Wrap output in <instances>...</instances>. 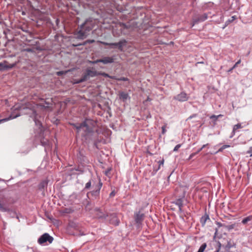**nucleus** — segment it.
Masks as SVG:
<instances>
[{"label":"nucleus","mask_w":252,"mask_h":252,"mask_svg":"<svg viewBox=\"0 0 252 252\" xmlns=\"http://www.w3.org/2000/svg\"><path fill=\"white\" fill-rule=\"evenodd\" d=\"M241 63V60H239V61H238L236 63L233 65V66L231 68H230V69L229 70V71H229V72H231L233 69H234V68H235L237 66L238 64H239V63Z\"/></svg>","instance_id":"24"},{"label":"nucleus","mask_w":252,"mask_h":252,"mask_svg":"<svg viewBox=\"0 0 252 252\" xmlns=\"http://www.w3.org/2000/svg\"><path fill=\"white\" fill-rule=\"evenodd\" d=\"M126 41L125 39H123L120 40L119 42H118V49L121 51H123L124 47L126 46Z\"/></svg>","instance_id":"13"},{"label":"nucleus","mask_w":252,"mask_h":252,"mask_svg":"<svg viewBox=\"0 0 252 252\" xmlns=\"http://www.w3.org/2000/svg\"><path fill=\"white\" fill-rule=\"evenodd\" d=\"M230 146L228 145H224L222 146L219 150V152L222 151L223 150L225 149L226 148L229 147Z\"/></svg>","instance_id":"28"},{"label":"nucleus","mask_w":252,"mask_h":252,"mask_svg":"<svg viewBox=\"0 0 252 252\" xmlns=\"http://www.w3.org/2000/svg\"><path fill=\"white\" fill-rule=\"evenodd\" d=\"M217 225H218L219 227H220V226H222V225H221V223H220V222H217Z\"/></svg>","instance_id":"44"},{"label":"nucleus","mask_w":252,"mask_h":252,"mask_svg":"<svg viewBox=\"0 0 252 252\" xmlns=\"http://www.w3.org/2000/svg\"><path fill=\"white\" fill-rule=\"evenodd\" d=\"M100 43L104 45H109L110 46V43H108V42H104V41H99Z\"/></svg>","instance_id":"37"},{"label":"nucleus","mask_w":252,"mask_h":252,"mask_svg":"<svg viewBox=\"0 0 252 252\" xmlns=\"http://www.w3.org/2000/svg\"><path fill=\"white\" fill-rule=\"evenodd\" d=\"M166 132L165 126H162V132L164 134Z\"/></svg>","instance_id":"39"},{"label":"nucleus","mask_w":252,"mask_h":252,"mask_svg":"<svg viewBox=\"0 0 252 252\" xmlns=\"http://www.w3.org/2000/svg\"><path fill=\"white\" fill-rule=\"evenodd\" d=\"M236 19V16H233L230 18V19H229L228 21H226V23L229 24V23L232 22V21H233Z\"/></svg>","instance_id":"26"},{"label":"nucleus","mask_w":252,"mask_h":252,"mask_svg":"<svg viewBox=\"0 0 252 252\" xmlns=\"http://www.w3.org/2000/svg\"><path fill=\"white\" fill-rule=\"evenodd\" d=\"M196 155V153H192L190 155L188 159L189 160L191 159Z\"/></svg>","instance_id":"36"},{"label":"nucleus","mask_w":252,"mask_h":252,"mask_svg":"<svg viewBox=\"0 0 252 252\" xmlns=\"http://www.w3.org/2000/svg\"><path fill=\"white\" fill-rule=\"evenodd\" d=\"M234 226H235L234 224H231V225L228 226L227 228L229 230L232 229L234 228Z\"/></svg>","instance_id":"38"},{"label":"nucleus","mask_w":252,"mask_h":252,"mask_svg":"<svg viewBox=\"0 0 252 252\" xmlns=\"http://www.w3.org/2000/svg\"><path fill=\"white\" fill-rule=\"evenodd\" d=\"M222 116V115L221 114L217 115V116L213 115L210 117V119L214 120L215 121H216L219 117H220Z\"/></svg>","instance_id":"25"},{"label":"nucleus","mask_w":252,"mask_h":252,"mask_svg":"<svg viewBox=\"0 0 252 252\" xmlns=\"http://www.w3.org/2000/svg\"><path fill=\"white\" fill-rule=\"evenodd\" d=\"M98 75V72L92 68V69H87L85 74L82 76L78 82H82L87 80L90 77H93Z\"/></svg>","instance_id":"4"},{"label":"nucleus","mask_w":252,"mask_h":252,"mask_svg":"<svg viewBox=\"0 0 252 252\" xmlns=\"http://www.w3.org/2000/svg\"><path fill=\"white\" fill-rule=\"evenodd\" d=\"M102 186V183L101 182V181L99 180L98 185L97 187V189L95 190H93L91 192H88L87 193V196L89 197V195L90 194H91L93 196H94L95 198L97 197L99 194L100 192V189L101 188Z\"/></svg>","instance_id":"8"},{"label":"nucleus","mask_w":252,"mask_h":252,"mask_svg":"<svg viewBox=\"0 0 252 252\" xmlns=\"http://www.w3.org/2000/svg\"><path fill=\"white\" fill-rule=\"evenodd\" d=\"M208 145V144H205V145H203L202 146V147H201V148L203 149V148H205L206 147V146Z\"/></svg>","instance_id":"43"},{"label":"nucleus","mask_w":252,"mask_h":252,"mask_svg":"<svg viewBox=\"0 0 252 252\" xmlns=\"http://www.w3.org/2000/svg\"><path fill=\"white\" fill-rule=\"evenodd\" d=\"M91 181H89L88 183H87L85 185V189H89L90 188L91 186Z\"/></svg>","instance_id":"27"},{"label":"nucleus","mask_w":252,"mask_h":252,"mask_svg":"<svg viewBox=\"0 0 252 252\" xmlns=\"http://www.w3.org/2000/svg\"><path fill=\"white\" fill-rule=\"evenodd\" d=\"M94 27V22L92 18L87 19L80 26L79 30L76 32L75 35L77 38L83 39L89 34L90 32Z\"/></svg>","instance_id":"2"},{"label":"nucleus","mask_w":252,"mask_h":252,"mask_svg":"<svg viewBox=\"0 0 252 252\" xmlns=\"http://www.w3.org/2000/svg\"><path fill=\"white\" fill-rule=\"evenodd\" d=\"M188 188L186 186L185 187H180L179 188V189L181 191H183V194L181 195L182 197H184L186 194L187 190H188Z\"/></svg>","instance_id":"18"},{"label":"nucleus","mask_w":252,"mask_h":252,"mask_svg":"<svg viewBox=\"0 0 252 252\" xmlns=\"http://www.w3.org/2000/svg\"><path fill=\"white\" fill-rule=\"evenodd\" d=\"M41 142L43 146H46V148H50L49 142L48 140L44 141V140H43Z\"/></svg>","instance_id":"22"},{"label":"nucleus","mask_w":252,"mask_h":252,"mask_svg":"<svg viewBox=\"0 0 252 252\" xmlns=\"http://www.w3.org/2000/svg\"><path fill=\"white\" fill-rule=\"evenodd\" d=\"M248 153L250 154L251 156H252V152H251V151H248Z\"/></svg>","instance_id":"46"},{"label":"nucleus","mask_w":252,"mask_h":252,"mask_svg":"<svg viewBox=\"0 0 252 252\" xmlns=\"http://www.w3.org/2000/svg\"><path fill=\"white\" fill-rule=\"evenodd\" d=\"M252 219V218L251 217H248L245 219H244L242 221V222L243 223V224H246L247 222H248V221H250Z\"/></svg>","instance_id":"23"},{"label":"nucleus","mask_w":252,"mask_h":252,"mask_svg":"<svg viewBox=\"0 0 252 252\" xmlns=\"http://www.w3.org/2000/svg\"><path fill=\"white\" fill-rule=\"evenodd\" d=\"M189 96L185 92H181L174 97V99L179 101L184 102L188 100Z\"/></svg>","instance_id":"6"},{"label":"nucleus","mask_w":252,"mask_h":252,"mask_svg":"<svg viewBox=\"0 0 252 252\" xmlns=\"http://www.w3.org/2000/svg\"><path fill=\"white\" fill-rule=\"evenodd\" d=\"M0 210L2 212H8L10 210L0 203Z\"/></svg>","instance_id":"20"},{"label":"nucleus","mask_w":252,"mask_h":252,"mask_svg":"<svg viewBox=\"0 0 252 252\" xmlns=\"http://www.w3.org/2000/svg\"><path fill=\"white\" fill-rule=\"evenodd\" d=\"M175 204L179 207V210L180 212H181L182 211V207L183 206L182 199H178L176 201Z\"/></svg>","instance_id":"17"},{"label":"nucleus","mask_w":252,"mask_h":252,"mask_svg":"<svg viewBox=\"0 0 252 252\" xmlns=\"http://www.w3.org/2000/svg\"><path fill=\"white\" fill-rule=\"evenodd\" d=\"M101 63L104 64H108L113 63L114 62L115 58L114 56L113 57H104L102 59H101Z\"/></svg>","instance_id":"10"},{"label":"nucleus","mask_w":252,"mask_h":252,"mask_svg":"<svg viewBox=\"0 0 252 252\" xmlns=\"http://www.w3.org/2000/svg\"><path fill=\"white\" fill-rule=\"evenodd\" d=\"M221 246V245L220 243L219 242L218 243V247H219L218 249H220V250Z\"/></svg>","instance_id":"41"},{"label":"nucleus","mask_w":252,"mask_h":252,"mask_svg":"<svg viewBox=\"0 0 252 252\" xmlns=\"http://www.w3.org/2000/svg\"><path fill=\"white\" fill-rule=\"evenodd\" d=\"M98 63H101V59H98L94 61L91 62V63L93 64H96Z\"/></svg>","instance_id":"32"},{"label":"nucleus","mask_w":252,"mask_h":252,"mask_svg":"<svg viewBox=\"0 0 252 252\" xmlns=\"http://www.w3.org/2000/svg\"><path fill=\"white\" fill-rule=\"evenodd\" d=\"M202 150V149L201 148L200 149H199L195 153L198 154V153H199L201 150Z\"/></svg>","instance_id":"42"},{"label":"nucleus","mask_w":252,"mask_h":252,"mask_svg":"<svg viewBox=\"0 0 252 252\" xmlns=\"http://www.w3.org/2000/svg\"><path fill=\"white\" fill-rule=\"evenodd\" d=\"M207 19V14L205 13L203 15L200 16L198 19H194L193 21V24L192 25V27H193L195 23H197L198 22H203L206 20Z\"/></svg>","instance_id":"12"},{"label":"nucleus","mask_w":252,"mask_h":252,"mask_svg":"<svg viewBox=\"0 0 252 252\" xmlns=\"http://www.w3.org/2000/svg\"><path fill=\"white\" fill-rule=\"evenodd\" d=\"M67 71H61L57 72V74L59 76L65 74Z\"/></svg>","instance_id":"33"},{"label":"nucleus","mask_w":252,"mask_h":252,"mask_svg":"<svg viewBox=\"0 0 252 252\" xmlns=\"http://www.w3.org/2000/svg\"><path fill=\"white\" fill-rule=\"evenodd\" d=\"M53 241V238L49 235V234L45 233L41 236L38 240V242L40 244H43L45 242H48L50 244Z\"/></svg>","instance_id":"5"},{"label":"nucleus","mask_w":252,"mask_h":252,"mask_svg":"<svg viewBox=\"0 0 252 252\" xmlns=\"http://www.w3.org/2000/svg\"><path fill=\"white\" fill-rule=\"evenodd\" d=\"M118 80L126 81L128 80V78L123 77H121L120 78L118 79Z\"/></svg>","instance_id":"35"},{"label":"nucleus","mask_w":252,"mask_h":252,"mask_svg":"<svg viewBox=\"0 0 252 252\" xmlns=\"http://www.w3.org/2000/svg\"><path fill=\"white\" fill-rule=\"evenodd\" d=\"M91 123V121L87 120L80 124H73V126L77 129L78 133H80L82 136H86L92 131V128L90 127Z\"/></svg>","instance_id":"3"},{"label":"nucleus","mask_w":252,"mask_h":252,"mask_svg":"<svg viewBox=\"0 0 252 252\" xmlns=\"http://www.w3.org/2000/svg\"><path fill=\"white\" fill-rule=\"evenodd\" d=\"M115 195V192L114 190L112 191L110 194V196L111 197H113L114 196V195Z\"/></svg>","instance_id":"40"},{"label":"nucleus","mask_w":252,"mask_h":252,"mask_svg":"<svg viewBox=\"0 0 252 252\" xmlns=\"http://www.w3.org/2000/svg\"><path fill=\"white\" fill-rule=\"evenodd\" d=\"M251 149H252V147H251Z\"/></svg>","instance_id":"50"},{"label":"nucleus","mask_w":252,"mask_h":252,"mask_svg":"<svg viewBox=\"0 0 252 252\" xmlns=\"http://www.w3.org/2000/svg\"><path fill=\"white\" fill-rule=\"evenodd\" d=\"M120 98L122 99L124 101H126L128 98V94L125 92H121L120 93Z\"/></svg>","instance_id":"15"},{"label":"nucleus","mask_w":252,"mask_h":252,"mask_svg":"<svg viewBox=\"0 0 252 252\" xmlns=\"http://www.w3.org/2000/svg\"><path fill=\"white\" fill-rule=\"evenodd\" d=\"M94 42V40L93 39V40H87L85 42H84V43L82 44V45H86L87 43H93Z\"/></svg>","instance_id":"29"},{"label":"nucleus","mask_w":252,"mask_h":252,"mask_svg":"<svg viewBox=\"0 0 252 252\" xmlns=\"http://www.w3.org/2000/svg\"><path fill=\"white\" fill-rule=\"evenodd\" d=\"M181 147V144H178L174 148L173 151L176 152L178 150V149Z\"/></svg>","instance_id":"30"},{"label":"nucleus","mask_w":252,"mask_h":252,"mask_svg":"<svg viewBox=\"0 0 252 252\" xmlns=\"http://www.w3.org/2000/svg\"><path fill=\"white\" fill-rule=\"evenodd\" d=\"M15 64H8L6 61L2 63H0V70H6L9 69L13 68L15 66Z\"/></svg>","instance_id":"7"},{"label":"nucleus","mask_w":252,"mask_h":252,"mask_svg":"<svg viewBox=\"0 0 252 252\" xmlns=\"http://www.w3.org/2000/svg\"><path fill=\"white\" fill-rule=\"evenodd\" d=\"M207 247L206 243L203 244L199 248L197 252H203Z\"/></svg>","instance_id":"19"},{"label":"nucleus","mask_w":252,"mask_h":252,"mask_svg":"<svg viewBox=\"0 0 252 252\" xmlns=\"http://www.w3.org/2000/svg\"><path fill=\"white\" fill-rule=\"evenodd\" d=\"M26 51H27L28 52H31L32 51V50L30 48H28V49H26Z\"/></svg>","instance_id":"45"},{"label":"nucleus","mask_w":252,"mask_h":252,"mask_svg":"<svg viewBox=\"0 0 252 252\" xmlns=\"http://www.w3.org/2000/svg\"><path fill=\"white\" fill-rule=\"evenodd\" d=\"M210 220V218H209V217L208 215L207 214H205L204 215V216H203L201 219H200V223L202 225V226H204L205 224H206V222H207V221L208 220Z\"/></svg>","instance_id":"14"},{"label":"nucleus","mask_w":252,"mask_h":252,"mask_svg":"<svg viewBox=\"0 0 252 252\" xmlns=\"http://www.w3.org/2000/svg\"><path fill=\"white\" fill-rule=\"evenodd\" d=\"M98 75H102L105 77H108V78H111V79H114V76H110L109 74L105 73V72H98Z\"/></svg>","instance_id":"21"},{"label":"nucleus","mask_w":252,"mask_h":252,"mask_svg":"<svg viewBox=\"0 0 252 252\" xmlns=\"http://www.w3.org/2000/svg\"><path fill=\"white\" fill-rule=\"evenodd\" d=\"M144 215L140 212L135 214V220L137 223H140L143 220Z\"/></svg>","instance_id":"9"},{"label":"nucleus","mask_w":252,"mask_h":252,"mask_svg":"<svg viewBox=\"0 0 252 252\" xmlns=\"http://www.w3.org/2000/svg\"><path fill=\"white\" fill-rule=\"evenodd\" d=\"M158 169H159L160 167V166L163 165L164 160H159V161H158Z\"/></svg>","instance_id":"34"},{"label":"nucleus","mask_w":252,"mask_h":252,"mask_svg":"<svg viewBox=\"0 0 252 252\" xmlns=\"http://www.w3.org/2000/svg\"><path fill=\"white\" fill-rule=\"evenodd\" d=\"M49 105V102H44V103L37 104H35L32 102H28V103L22 104L21 105H15L14 107V110H19L20 111V113L15 114V112H13L9 117L0 120V124L2 122H6L9 120L16 118L21 115L28 114L31 117H32L33 118V121H34L36 126L38 128L39 132H41L42 131L41 123L39 121L36 119L35 117L36 109L39 107L45 108H48Z\"/></svg>","instance_id":"1"},{"label":"nucleus","mask_w":252,"mask_h":252,"mask_svg":"<svg viewBox=\"0 0 252 252\" xmlns=\"http://www.w3.org/2000/svg\"><path fill=\"white\" fill-rule=\"evenodd\" d=\"M84 235V234H83V233L81 234V235Z\"/></svg>","instance_id":"49"},{"label":"nucleus","mask_w":252,"mask_h":252,"mask_svg":"<svg viewBox=\"0 0 252 252\" xmlns=\"http://www.w3.org/2000/svg\"><path fill=\"white\" fill-rule=\"evenodd\" d=\"M118 42L117 43H110V46L111 48H115L118 47Z\"/></svg>","instance_id":"31"},{"label":"nucleus","mask_w":252,"mask_h":252,"mask_svg":"<svg viewBox=\"0 0 252 252\" xmlns=\"http://www.w3.org/2000/svg\"><path fill=\"white\" fill-rule=\"evenodd\" d=\"M242 126H241V125L240 124H237V125H235L233 126V130H232V135L231 136H230V138H231L234 134H235V131L239 129V128H242Z\"/></svg>","instance_id":"16"},{"label":"nucleus","mask_w":252,"mask_h":252,"mask_svg":"<svg viewBox=\"0 0 252 252\" xmlns=\"http://www.w3.org/2000/svg\"><path fill=\"white\" fill-rule=\"evenodd\" d=\"M220 252V249H218L216 251H215L214 252Z\"/></svg>","instance_id":"48"},{"label":"nucleus","mask_w":252,"mask_h":252,"mask_svg":"<svg viewBox=\"0 0 252 252\" xmlns=\"http://www.w3.org/2000/svg\"><path fill=\"white\" fill-rule=\"evenodd\" d=\"M194 116H195V115H193V116H190V117L189 118V119H191V118H192V117H194Z\"/></svg>","instance_id":"47"},{"label":"nucleus","mask_w":252,"mask_h":252,"mask_svg":"<svg viewBox=\"0 0 252 252\" xmlns=\"http://www.w3.org/2000/svg\"><path fill=\"white\" fill-rule=\"evenodd\" d=\"M95 214L96 217L99 219L105 218L107 216L105 213L98 208L95 209Z\"/></svg>","instance_id":"11"}]
</instances>
